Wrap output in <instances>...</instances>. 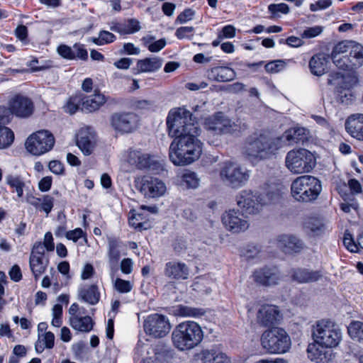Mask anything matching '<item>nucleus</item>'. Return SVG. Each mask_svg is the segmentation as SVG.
I'll return each instance as SVG.
<instances>
[{
	"instance_id": "49",
	"label": "nucleus",
	"mask_w": 363,
	"mask_h": 363,
	"mask_svg": "<svg viewBox=\"0 0 363 363\" xmlns=\"http://www.w3.org/2000/svg\"><path fill=\"white\" fill-rule=\"evenodd\" d=\"M72 49L73 46L71 47L65 44H61L57 47V52L60 57L65 60H75Z\"/></svg>"
},
{
	"instance_id": "59",
	"label": "nucleus",
	"mask_w": 363,
	"mask_h": 363,
	"mask_svg": "<svg viewBox=\"0 0 363 363\" xmlns=\"http://www.w3.org/2000/svg\"><path fill=\"white\" fill-rule=\"evenodd\" d=\"M39 339H41L47 349L53 348L55 345V335L52 332L48 331L40 336L39 335Z\"/></svg>"
},
{
	"instance_id": "22",
	"label": "nucleus",
	"mask_w": 363,
	"mask_h": 363,
	"mask_svg": "<svg viewBox=\"0 0 363 363\" xmlns=\"http://www.w3.org/2000/svg\"><path fill=\"white\" fill-rule=\"evenodd\" d=\"M190 269L182 262L170 261L165 264L164 274L171 280H186L189 279Z\"/></svg>"
},
{
	"instance_id": "24",
	"label": "nucleus",
	"mask_w": 363,
	"mask_h": 363,
	"mask_svg": "<svg viewBox=\"0 0 363 363\" xmlns=\"http://www.w3.org/2000/svg\"><path fill=\"white\" fill-rule=\"evenodd\" d=\"M308 357L315 363H328L333 358V352L328 348L314 343L309 344L307 348Z\"/></svg>"
},
{
	"instance_id": "50",
	"label": "nucleus",
	"mask_w": 363,
	"mask_h": 363,
	"mask_svg": "<svg viewBox=\"0 0 363 363\" xmlns=\"http://www.w3.org/2000/svg\"><path fill=\"white\" fill-rule=\"evenodd\" d=\"M114 289L120 293L125 294L130 292L133 289L130 281L117 278L114 282Z\"/></svg>"
},
{
	"instance_id": "14",
	"label": "nucleus",
	"mask_w": 363,
	"mask_h": 363,
	"mask_svg": "<svg viewBox=\"0 0 363 363\" xmlns=\"http://www.w3.org/2000/svg\"><path fill=\"white\" fill-rule=\"evenodd\" d=\"M111 122L115 130L130 133L138 127L139 118L133 112L116 113L111 116Z\"/></svg>"
},
{
	"instance_id": "16",
	"label": "nucleus",
	"mask_w": 363,
	"mask_h": 363,
	"mask_svg": "<svg viewBox=\"0 0 363 363\" xmlns=\"http://www.w3.org/2000/svg\"><path fill=\"white\" fill-rule=\"evenodd\" d=\"M253 278L257 284L270 286L277 284L281 279V276L276 267H264L254 272Z\"/></svg>"
},
{
	"instance_id": "34",
	"label": "nucleus",
	"mask_w": 363,
	"mask_h": 363,
	"mask_svg": "<svg viewBox=\"0 0 363 363\" xmlns=\"http://www.w3.org/2000/svg\"><path fill=\"white\" fill-rule=\"evenodd\" d=\"M79 298L91 305H96L100 300V292L96 285L82 287L79 291Z\"/></svg>"
},
{
	"instance_id": "60",
	"label": "nucleus",
	"mask_w": 363,
	"mask_h": 363,
	"mask_svg": "<svg viewBox=\"0 0 363 363\" xmlns=\"http://www.w3.org/2000/svg\"><path fill=\"white\" fill-rule=\"evenodd\" d=\"M306 227L313 233H318L323 229V224L318 219L311 218L306 223Z\"/></svg>"
},
{
	"instance_id": "38",
	"label": "nucleus",
	"mask_w": 363,
	"mask_h": 363,
	"mask_svg": "<svg viewBox=\"0 0 363 363\" xmlns=\"http://www.w3.org/2000/svg\"><path fill=\"white\" fill-rule=\"evenodd\" d=\"M354 69L363 65V46L354 43L348 54Z\"/></svg>"
},
{
	"instance_id": "29",
	"label": "nucleus",
	"mask_w": 363,
	"mask_h": 363,
	"mask_svg": "<svg viewBox=\"0 0 363 363\" xmlns=\"http://www.w3.org/2000/svg\"><path fill=\"white\" fill-rule=\"evenodd\" d=\"M201 363H230L227 354L219 349L203 350L200 353Z\"/></svg>"
},
{
	"instance_id": "37",
	"label": "nucleus",
	"mask_w": 363,
	"mask_h": 363,
	"mask_svg": "<svg viewBox=\"0 0 363 363\" xmlns=\"http://www.w3.org/2000/svg\"><path fill=\"white\" fill-rule=\"evenodd\" d=\"M6 183L16 191L18 198H22L23 196V189L26 184L23 179L20 175L16 174H7L5 177Z\"/></svg>"
},
{
	"instance_id": "46",
	"label": "nucleus",
	"mask_w": 363,
	"mask_h": 363,
	"mask_svg": "<svg viewBox=\"0 0 363 363\" xmlns=\"http://www.w3.org/2000/svg\"><path fill=\"white\" fill-rule=\"evenodd\" d=\"M333 64L339 69L343 71L354 70L349 55H345L336 58H332Z\"/></svg>"
},
{
	"instance_id": "57",
	"label": "nucleus",
	"mask_w": 363,
	"mask_h": 363,
	"mask_svg": "<svg viewBox=\"0 0 363 363\" xmlns=\"http://www.w3.org/2000/svg\"><path fill=\"white\" fill-rule=\"evenodd\" d=\"M45 247L41 242H35L31 250L30 257L45 258Z\"/></svg>"
},
{
	"instance_id": "19",
	"label": "nucleus",
	"mask_w": 363,
	"mask_h": 363,
	"mask_svg": "<svg viewBox=\"0 0 363 363\" xmlns=\"http://www.w3.org/2000/svg\"><path fill=\"white\" fill-rule=\"evenodd\" d=\"M277 247L286 254L300 252L304 247L303 241L292 234H281L276 239Z\"/></svg>"
},
{
	"instance_id": "36",
	"label": "nucleus",
	"mask_w": 363,
	"mask_h": 363,
	"mask_svg": "<svg viewBox=\"0 0 363 363\" xmlns=\"http://www.w3.org/2000/svg\"><path fill=\"white\" fill-rule=\"evenodd\" d=\"M48 264V258L29 257V267L35 280L45 272Z\"/></svg>"
},
{
	"instance_id": "4",
	"label": "nucleus",
	"mask_w": 363,
	"mask_h": 363,
	"mask_svg": "<svg viewBox=\"0 0 363 363\" xmlns=\"http://www.w3.org/2000/svg\"><path fill=\"white\" fill-rule=\"evenodd\" d=\"M203 332L194 321H184L178 324L172 331L173 345L180 351L189 350L197 347L203 340Z\"/></svg>"
},
{
	"instance_id": "43",
	"label": "nucleus",
	"mask_w": 363,
	"mask_h": 363,
	"mask_svg": "<svg viewBox=\"0 0 363 363\" xmlns=\"http://www.w3.org/2000/svg\"><path fill=\"white\" fill-rule=\"evenodd\" d=\"M268 11L270 18L275 19L281 16V14H287L290 11L289 6L285 3L271 4L268 6Z\"/></svg>"
},
{
	"instance_id": "7",
	"label": "nucleus",
	"mask_w": 363,
	"mask_h": 363,
	"mask_svg": "<svg viewBox=\"0 0 363 363\" xmlns=\"http://www.w3.org/2000/svg\"><path fill=\"white\" fill-rule=\"evenodd\" d=\"M322 190L320 181L311 175H303L295 179L291 185L292 196L298 201L310 202L315 200Z\"/></svg>"
},
{
	"instance_id": "61",
	"label": "nucleus",
	"mask_w": 363,
	"mask_h": 363,
	"mask_svg": "<svg viewBox=\"0 0 363 363\" xmlns=\"http://www.w3.org/2000/svg\"><path fill=\"white\" fill-rule=\"evenodd\" d=\"M323 31V28L321 26H314L306 28L303 33L301 34V37L303 38H314L320 35Z\"/></svg>"
},
{
	"instance_id": "21",
	"label": "nucleus",
	"mask_w": 363,
	"mask_h": 363,
	"mask_svg": "<svg viewBox=\"0 0 363 363\" xmlns=\"http://www.w3.org/2000/svg\"><path fill=\"white\" fill-rule=\"evenodd\" d=\"M77 145L84 155H90L96 145V133L90 128L81 129L77 135Z\"/></svg>"
},
{
	"instance_id": "39",
	"label": "nucleus",
	"mask_w": 363,
	"mask_h": 363,
	"mask_svg": "<svg viewBox=\"0 0 363 363\" xmlns=\"http://www.w3.org/2000/svg\"><path fill=\"white\" fill-rule=\"evenodd\" d=\"M177 313L183 317L199 318L206 314V311L200 308H194L184 305H179L177 307Z\"/></svg>"
},
{
	"instance_id": "40",
	"label": "nucleus",
	"mask_w": 363,
	"mask_h": 363,
	"mask_svg": "<svg viewBox=\"0 0 363 363\" xmlns=\"http://www.w3.org/2000/svg\"><path fill=\"white\" fill-rule=\"evenodd\" d=\"M116 40V36L107 30H102L99 33L98 37H94L90 41L96 45H104L113 43Z\"/></svg>"
},
{
	"instance_id": "25",
	"label": "nucleus",
	"mask_w": 363,
	"mask_h": 363,
	"mask_svg": "<svg viewBox=\"0 0 363 363\" xmlns=\"http://www.w3.org/2000/svg\"><path fill=\"white\" fill-rule=\"evenodd\" d=\"M345 129L352 137L363 140V114L356 113L349 116L345 121Z\"/></svg>"
},
{
	"instance_id": "32",
	"label": "nucleus",
	"mask_w": 363,
	"mask_h": 363,
	"mask_svg": "<svg viewBox=\"0 0 363 363\" xmlns=\"http://www.w3.org/2000/svg\"><path fill=\"white\" fill-rule=\"evenodd\" d=\"M82 111L89 112L94 111L99 109L106 101L105 96L95 91L94 95L89 96H82Z\"/></svg>"
},
{
	"instance_id": "17",
	"label": "nucleus",
	"mask_w": 363,
	"mask_h": 363,
	"mask_svg": "<svg viewBox=\"0 0 363 363\" xmlns=\"http://www.w3.org/2000/svg\"><path fill=\"white\" fill-rule=\"evenodd\" d=\"M167 188L165 184L160 179L151 177H144L141 180L140 191L145 197L155 198L164 194Z\"/></svg>"
},
{
	"instance_id": "63",
	"label": "nucleus",
	"mask_w": 363,
	"mask_h": 363,
	"mask_svg": "<svg viewBox=\"0 0 363 363\" xmlns=\"http://www.w3.org/2000/svg\"><path fill=\"white\" fill-rule=\"evenodd\" d=\"M194 13V11L191 9H185L177 16L176 22L181 24L185 23L192 19Z\"/></svg>"
},
{
	"instance_id": "13",
	"label": "nucleus",
	"mask_w": 363,
	"mask_h": 363,
	"mask_svg": "<svg viewBox=\"0 0 363 363\" xmlns=\"http://www.w3.org/2000/svg\"><path fill=\"white\" fill-rule=\"evenodd\" d=\"M204 128L215 135L230 133L236 130V125L222 112H218L206 118Z\"/></svg>"
},
{
	"instance_id": "54",
	"label": "nucleus",
	"mask_w": 363,
	"mask_h": 363,
	"mask_svg": "<svg viewBox=\"0 0 363 363\" xmlns=\"http://www.w3.org/2000/svg\"><path fill=\"white\" fill-rule=\"evenodd\" d=\"M83 237L84 238L85 242H87L86 234L79 228H77L73 230L67 231L66 233V238L68 240H72L74 242H76L79 238H83Z\"/></svg>"
},
{
	"instance_id": "23",
	"label": "nucleus",
	"mask_w": 363,
	"mask_h": 363,
	"mask_svg": "<svg viewBox=\"0 0 363 363\" xmlns=\"http://www.w3.org/2000/svg\"><path fill=\"white\" fill-rule=\"evenodd\" d=\"M107 241L108 264L110 270L113 276L118 270L123 243L119 238L113 236L108 237Z\"/></svg>"
},
{
	"instance_id": "1",
	"label": "nucleus",
	"mask_w": 363,
	"mask_h": 363,
	"mask_svg": "<svg viewBox=\"0 0 363 363\" xmlns=\"http://www.w3.org/2000/svg\"><path fill=\"white\" fill-rule=\"evenodd\" d=\"M283 147L282 138L255 133L245 139L242 147V154L252 162H259L270 159Z\"/></svg>"
},
{
	"instance_id": "27",
	"label": "nucleus",
	"mask_w": 363,
	"mask_h": 363,
	"mask_svg": "<svg viewBox=\"0 0 363 363\" xmlns=\"http://www.w3.org/2000/svg\"><path fill=\"white\" fill-rule=\"evenodd\" d=\"M290 274L292 279L300 284L316 281L323 276L320 271H313L303 268L293 269Z\"/></svg>"
},
{
	"instance_id": "26",
	"label": "nucleus",
	"mask_w": 363,
	"mask_h": 363,
	"mask_svg": "<svg viewBox=\"0 0 363 363\" xmlns=\"http://www.w3.org/2000/svg\"><path fill=\"white\" fill-rule=\"evenodd\" d=\"M127 162L138 169H147L150 168L153 161L150 155L143 153L140 150H130L127 157Z\"/></svg>"
},
{
	"instance_id": "53",
	"label": "nucleus",
	"mask_w": 363,
	"mask_h": 363,
	"mask_svg": "<svg viewBox=\"0 0 363 363\" xmlns=\"http://www.w3.org/2000/svg\"><path fill=\"white\" fill-rule=\"evenodd\" d=\"M284 67V62L282 60H273L265 65L266 72L269 73H277Z\"/></svg>"
},
{
	"instance_id": "28",
	"label": "nucleus",
	"mask_w": 363,
	"mask_h": 363,
	"mask_svg": "<svg viewBox=\"0 0 363 363\" xmlns=\"http://www.w3.org/2000/svg\"><path fill=\"white\" fill-rule=\"evenodd\" d=\"M207 77L216 82H230L235 79V72L228 67H215L207 70Z\"/></svg>"
},
{
	"instance_id": "62",
	"label": "nucleus",
	"mask_w": 363,
	"mask_h": 363,
	"mask_svg": "<svg viewBox=\"0 0 363 363\" xmlns=\"http://www.w3.org/2000/svg\"><path fill=\"white\" fill-rule=\"evenodd\" d=\"M13 115L10 108H7L4 106H0V124L5 125L9 123Z\"/></svg>"
},
{
	"instance_id": "58",
	"label": "nucleus",
	"mask_w": 363,
	"mask_h": 363,
	"mask_svg": "<svg viewBox=\"0 0 363 363\" xmlns=\"http://www.w3.org/2000/svg\"><path fill=\"white\" fill-rule=\"evenodd\" d=\"M235 28L232 25L224 26L218 33V39L232 38L235 35Z\"/></svg>"
},
{
	"instance_id": "15",
	"label": "nucleus",
	"mask_w": 363,
	"mask_h": 363,
	"mask_svg": "<svg viewBox=\"0 0 363 363\" xmlns=\"http://www.w3.org/2000/svg\"><path fill=\"white\" fill-rule=\"evenodd\" d=\"M9 108L11 113L16 117L26 118L34 111V104L27 96L17 94L9 101Z\"/></svg>"
},
{
	"instance_id": "35",
	"label": "nucleus",
	"mask_w": 363,
	"mask_h": 363,
	"mask_svg": "<svg viewBox=\"0 0 363 363\" xmlns=\"http://www.w3.org/2000/svg\"><path fill=\"white\" fill-rule=\"evenodd\" d=\"M69 325L77 331L89 333L93 329L94 322L90 316L82 314L77 318H72L69 322Z\"/></svg>"
},
{
	"instance_id": "33",
	"label": "nucleus",
	"mask_w": 363,
	"mask_h": 363,
	"mask_svg": "<svg viewBox=\"0 0 363 363\" xmlns=\"http://www.w3.org/2000/svg\"><path fill=\"white\" fill-rule=\"evenodd\" d=\"M162 65V60L159 57H146L137 62V73L154 72L158 70Z\"/></svg>"
},
{
	"instance_id": "51",
	"label": "nucleus",
	"mask_w": 363,
	"mask_h": 363,
	"mask_svg": "<svg viewBox=\"0 0 363 363\" xmlns=\"http://www.w3.org/2000/svg\"><path fill=\"white\" fill-rule=\"evenodd\" d=\"M155 359L162 360L171 356L172 350L166 345H157L154 349Z\"/></svg>"
},
{
	"instance_id": "42",
	"label": "nucleus",
	"mask_w": 363,
	"mask_h": 363,
	"mask_svg": "<svg viewBox=\"0 0 363 363\" xmlns=\"http://www.w3.org/2000/svg\"><path fill=\"white\" fill-rule=\"evenodd\" d=\"M354 42L351 41H341L336 44L330 54V57L336 58L337 57H340L345 55H348L350 53V49L353 45Z\"/></svg>"
},
{
	"instance_id": "3",
	"label": "nucleus",
	"mask_w": 363,
	"mask_h": 363,
	"mask_svg": "<svg viewBox=\"0 0 363 363\" xmlns=\"http://www.w3.org/2000/svg\"><path fill=\"white\" fill-rule=\"evenodd\" d=\"M168 135L171 138L200 133V128L192 113L184 107L172 108L166 120Z\"/></svg>"
},
{
	"instance_id": "31",
	"label": "nucleus",
	"mask_w": 363,
	"mask_h": 363,
	"mask_svg": "<svg viewBox=\"0 0 363 363\" xmlns=\"http://www.w3.org/2000/svg\"><path fill=\"white\" fill-rule=\"evenodd\" d=\"M284 144L286 140L289 145L304 143L308 138V130L304 128H294L286 130L281 136Z\"/></svg>"
},
{
	"instance_id": "64",
	"label": "nucleus",
	"mask_w": 363,
	"mask_h": 363,
	"mask_svg": "<svg viewBox=\"0 0 363 363\" xmlns=\"http://www.w3.org/2000/svg\"><path fill=\"white\" fill-rule=\"evenodd\" d=\"M194 30L192 26H183L178 28L176 30L175 35L178 39H184L186 38H190L189 34H191Z\"/></svg>"
},
{
	"instance_id": "12",
	"label": "nucleus",
	"mask_w": 363,
	"mask_h": 363,
	"mask_svg": "<svg viewBox=\"0 0 363 363\" xmlns=\"http://www.w3.org/2000/svg\"><path fill=\"white\" fill-rule=\"evenodd\" d=\"M237 205L245 214L254 215L258 213L264 205L261 194L251 190H242L235 197Z\"/></svg>"
},
{
	"instance_id": "30",
	"label": "nucleus",
	"mask_w": 363,
	"mask_h": 363,
	"mask_svg": "<svg viewBox=\"0 0 363 363\" xmlns=\"http://www.w3.org/2000/svg\"><path fill=\"white\" fill-rule=\"evenodd\" d=\"M328 62V56L326 54L320 52L314 55L308 64L311 72L316 76L324 74L327 69Z\"/></svg>"
},
{
	"instance_id": "5",
	"label": "nucleus",
	"mask_w": 363,
	"mask_h": 363,
	"mask_svg": "<svg viewBox=\"0 0 363 363\" xmlns=\"http://www.w3.org/2000/svg\"><path fill=\"white\" fill-rule=\"evenodd\" d=\"M314 342L326 348L336 347L342 340V333L340 327L328 319L315 322L312 328Z\"/></svg>"
},
{
	"instance_id": "11",
	"label": "nucleus",
	"mask_w": 363,
	"mask_h": 363,
	"mask_svg": "<svg viewBox=\"0 0 363 363\" xmlns=\"http://www.w3.org/2000/svg\"><path fill=\"white\" fill-rule=\"evenodd\" d=\"M169 318L162 314L154 313L147 316L143 322L145 333L153 338H162L171 330Z\"/></svg>"
},
{
	"instance_id": "45",
	"label": "nucleus",
	"mask_w": 363,
	"mask_h": 363,
	"mask_svg": "<svg viewBox=\"0 0 363 363\" xmlns=\"http://www.w3.org/2000/svg\"><path fill=\"white\" fill-rule=\"evenodd\" d=\"M82 94L71 96L64 106L65 111L69 114L75 113L80 106L82 107Z\"/></svg>"
},
{
	"instance_id": "55",
	"label": "nucleus",
	"mask_w": 363,
	"mask_h": 363,
	"mask_svg": "<svg viewBox=\"0 0 363 363\" xmlns=\"http://www.w3.org/2000/svg\"><path fill=\"white\" fill-rule=\"evenodd\" d=\"M343 244L351 252H356L358 250V243L356 244L352 236L349 233H345L343 238Z\"/></svg>"
},
{
	"instance_id": "48",
	"label": "nucleus",
	"mask_w": 363,
	"mask_h": 363,
	"mask_svg": "<svg viewBox=\"0 0 363 363\" xmlns=\"http://www.w3.org/2000/svg\"><path fill=\"white\" fill-rule=\"evenodd\" d=\"M73 52L75 57V60H81L86 62L89 59L88 51L85 45L76 43L73 45Z\"/></svg>"
},
{
	"instance_id": "56",
	"label": "nucleus",
	"mask_w": 363,
	"mask_h": 363,
	"mask_svg": "<svg viewBox=\"0 0 363 363\" xmlns=\"http://www.w3.org/2000/svg\"><path fill=\"white\" fill-rule=\"evenodd\" d=\"M53 202H54V199L52 196H50L49 195L43 196V197L42 198L41 204H40L39 208H40L41 210L45 211L47 214H48L52 211V209L53 208Z\"/></svg>"
},
{
	"instance_id": "6",
	"label": "nucleus",
	"mask_w": 363,
	"mask_h": 363,
	"mask_svg": "<svg viewBox=\"0 0 363 363\" xmlns=\"http://www.w3.org/2000/svg\"><path fill=\"white\" fill-rule=\"evenodd\" d=\"M260 345L267 353L279 354H284L290 350L291 341L285 330L274 327L262 333Z\"/></svg>"
},
{
	"instance_id": "10",
	"label": "nucleus",
	"mask_w": 363,
	"mask_h": 363,
	"mask_svg": "<svg viewBox=\"0 0 363 363\" xmlns=\"http://www.w3.org/2000/svg\"><path fill=\"white\" fill-rule=\"evenodd\" d=\"M221 180L233 188L243 186L249 179V171L234 162H225L220 170Z\"/></svg>"
},
{
	"instance_id": "9",
	"label": "nucleus",
	"mask_w": 363,
	"mask_h": 363,
	"mask_svg": "<svg viewBox=\"0 0 363 363\" xmlns=\"http://www.w3.org/2000/svg\"><path fill=\"white\" fill-rule=\"evenodd\" d=\"M55 143L53 134L47 130H40L31 134L26 140L27 150L34 155H41L50 151Z\"/></svg>"
},
{
	"instance_id": "18",
	"label": "nucleus",
	"mask_w": 363,
	"mask_h": 363,
	"mask_svg": "<svg viewBox=\"0 0 363 363\" xmlns=\"http://www.w3.org/2000/svg\"><path fill=\"white\" fill-rule=\"evenodd\" d=\"M222 222L225 227L233 233L245 231L249 228L248 221L238 211L230 210L223 214Z\"/></svg>"
},
{
	"instance_id": "20",
	"label": "nucleus",
	"mask_w": 363,
	"mask_h": 363,
	"mask_svg": "<svg viewBox=\"0 0 363 363\" xmlns=\"http://www.w3.org/2000/svg\"><path fill=\"white\" fill-rule=\"evenodd\" d=\"M281 318L280 311L274 305H263L257 313V323L263 327H270L274 325Z\"/></svg>"
},
{
	"instance_id": "44",
	"label": "nucleus",
	"mask_w": 363,
	"mask_h": 363,
	"mask_svg": "<svg viewBox=\"0 0 363 363\" xmlns=\"http://www.w3.org/2000/svg\"><path fill=\"white\" fill-rule=\"evenodd\" d=\"M199 179L194 172L186 171L182 176V185L188 189H196L199 185Z\"/></svg>"
},
{
	"instance_id": "41",
	"label": "nucleus",
	"mask_w": 363,
	"mask_h": 363,
	"mask_svg": "<svg viewBox=\"0 0 363 363\" xmlns=\"http://www.w3.org/2000/svg\"><path fill=\"white\" fill-rule=\"evenodd\" d=\"M14 140V133L6 126H0V149L7 148Z\"/></svg>"
},
{
	"instance_id": "52",
	"label": "nucleus",
	"mask_w": 363,
	"mask_h": 363,
	"mask_svg": "<svg viewBox=\"0 0 363 363\" xmlns=\"http://www.w3.org/2000/svg\"><path fill=\"white\" fill-rule=\"evenodd\" d=\"M123 28L125 35L136 33L141 28L139 21L134 18L129 19L127 23H123Z\"/></svg>"
},
{
	"instance_id": "2",
	"label": "nucleus",
	"mask_w": 363,
	"mask_h": 363,
	"mask_svg": "<svg viewBox=\"0 0 363 363\" xmlns=\"http://www.w3.org/2000/svg\"><path fill=\"white\" fill-rule=\"evenodd\" d=\"M199 133L174 137L169 150L170 160L177 166H184L197 160L202 152V143L198 139Z\"/></svg>"
},
{
	"instance_id": "8",
	"label": "nucleus",
	"mask_w": 363,
	"mask_h": 363,
	"mask_svg": "<svg viewBox=\"0 0 363 363\" xmlns=\"http://www.w3.org/2000/svg\"><path fill=\"white\" fill-rule=\"evenodd\" d=\"M313 153L305 148H295L289 151L285 157V165L293 174L310 172L315 166Z\"/></svg>"
},
{
	"instance_id": "47",
	"label": "nucleus",
	"mask_w": 363,
	"mask_h": 363,
	"mask_svg": "<svg viewBox=\"0 0 363 363\" xmlns=\"http://www.w3.org/2000/svg\"><path fill=\"white\" fill-rule=\"evenodd\" d=\"M348 333L354 340H363V323L360 321L352 322L348 326Z\"/></svg>"
}]
</instances>
